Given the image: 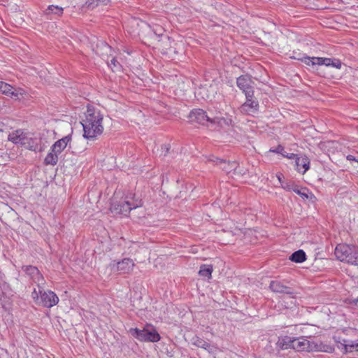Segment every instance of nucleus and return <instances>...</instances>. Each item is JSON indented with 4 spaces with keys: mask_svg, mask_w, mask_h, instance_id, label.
<instances>
[{
    "mask_svg": "<svg viewBox=\"0 0 358 358\" xmlns=\"http://www.w3.org/2000/svg\"><path fill=\"white\" fill-rule=\"evenodd\" d=\"M103 116L98 109L87 106L84 117L81 120L83 129V137L88 140H94L103 131Z\"/></svg>",
    "mask_w": 358,
    "mask_h": 358,
    "instance_id": "f257e3e1",
    "label": "nucleus"
},
{
    "mask_svg": "<svg viewBox=\"0 0 358 358\" xmlns=\"http://www.w3.org/2000/svg\"><path fill=\"white\" fill-rule=\"evenodd\" d=\"M129 334L140 342L156 343L160 341L161 336L155 327L151 324H146L143 329L131 328Z\"/></svg>",
    "mask_w": 358,
    "mask_h": 358,
    "instance_id": "f03ea898",
    "label": "nucleus"
},
{
    "mask_svg": "<svg viewBox=\"0 0 358 358\" xmlns=\"http://www.w3.org/2000/svg\"><path fill=\"white\" fill-rule=\"evenodd\" d=\"M325 347L326 346L322 343L308 341L304 337H294V342L292 349L299 352H328V350L325 349Z\"/></svg>",
    "mask_w": 358,
    "mask_h": 358,
    "instance_id": "7ed1b4c3",
    "label": "nucleus"
},
{
    "mask_svg": "<svg viewBox=\"0 0 358 358\" xmlns=\"http://www.w3.org/2000/svg\"><path fill=\"white\" fill-rule=\"evenodd\" d=\"M141 206V201H131L126 198L119 201H113L110 206V210L115 215L127 216L131 210L136 209Z\"/></svg>",
    "mask_w": 358,
    "mask_h": 358,
    "instance_id": "20e7f679",
    "label": "nucleus"
},
{
    "mask_svg": "<svg viewBox=\"0 0 358 358\" xmlns=\"http://www.w3.org/2000/svg\"><path fill=\"white\" fill-rule=\"evenodd\" d=\"M134 266L135 264L133 259L124 258L120 261H111L108 264V268L113 272H118L120 274H128L133 271Z\"/></svg>",
    "mask_w": 358,
    "mask_h": 358,
    "instance_id": "39448f33",
    "label": "nucleus"
},
{
    "mask_svg": "<svg viewBox=\"0 0 358 358\" xmlns=\"http://www.w3.org/2000/svg\"><path fill=\"white\" fill-rule=\"evenodd\" d=\"M354 249H355V245L339 244L336 247L335 255L341 262L352 264Z\"/></svg>",
    "mask_w": 358,
    "mask_h": 358,
    "instance_id": "423d86ee",
    "label": "nucleus"
},
{
    "mask_svg": "<svg viewBox=\"0 0 358 358\" xmlns=\"http://www.w3.org/2000/svg\"><path fill=\"white\" fill-rule=\"evenodd\" d=\"M254 82L252 77L248 74L242 75L237 78V87L245 94V97L254 95Z\"/></svg>",
    "mask_w": 358,
    "mask_h": 358,
    "instance_id": "0eeeda50",
    "label": "nucleus"
},
{
    "mask_svg": "<svg viewBox=\"0 0 358 358\" xmlns=\"http://www.w3.org/2000/svg\"><path fill=\"white\" fill-rule=\"evenodd\" d=\"M39 293L40 301H38V304L43 307L50 308L57 305L59 301L57 295L52 291L39 289Z\"/></svg>",
    "mask_w": 358,
    "mask_h": 358,
    "instance_id": "6e6552de",
    "label": "nucleus"
},
{
    "mask_svg": "<svg viewBox=\"0 0 358 358\" xmlns=\"http://www.w3.org/2000/svg\"><path fill=\"white\" fill-rule=\"evenodd\" d=\"M189 117L192 122L198 123L205 126L212 124L213 117H210L206 114V112L202 109L198 108L192 110Z\"/></svg>",
    "mask_w": 358,
    "mask_h": 358,
    "instance_id": "1a4fd4ad",
    "label": "nucleus"
},
{
    "mask_svg": "<svg viewBox=\"0 0 358 358\" xmlns=\"http://www.w3.org/2000/svg\"><path fill=\"white\" fill-rule=\"evenodd\" d=\"M245 101L241 106L240 111L243 114L252 115L259 110V102L254 98V95L250 97H245Z\"/></svg>",
    "mask_w": 358,
    "mask_h": 358,
    "instance_id": "9d476101",
    "label": "nucleus"
},
{
    "mask_svg": "<svg viewBox=\"0 0 358 358\" xmlns=\"http://www.w3.org/2000/svg\"><path fill=\"white\" fill-rule=\"evenodd\" d=\"M0 92L15 99H20V96H22L26 93L25 90L22 88L13 90V86L3 81H0Z\"/></svg>",
    "mask_w": 358,
    "mask_h": 358,
    "instance_id": "9b49d317",
    "label": "nucleus"
},
{
    "mask_svg": "<svg viewBox=\"0 0 358 358\" xmlns=\"http://www.w3.org/2000/svg\"><path fill=\"white\" fill-rule=\"evenodd\" d=\"M22 145L27 149L36 152H41L44 150V146L41 143V139L35 137L34 138L29 134L27 135L26 140L23 143Z\"/></svg>",
    "mask_w": 358,
    "mask_h": 358,
    "instance_id": "f8f14e48",
    "label": "nucleus"
},
{
    "mask_svg": "<svg viewBox=\"0 0 358 358\" xmlns=\"http://www.w3.org/2000/svg\"><path fill=\"white\" fill-rule=\"evenodd\" d=\"M293 159H295L296 169L299 173L304 174L310 169V161L306 155H296Z\"/></svg>",
    "mask_w": 358,
    "mask_h": 358,
    "instance_id": "ddd939ff",
    "label": "nucleus"
},
{
    "mask_svg": "<svg viewBox=\"0 0 358 358\" xmlns=\"http://www.w3.org/2000/svg\"><path fill=\"white\" fill-rule=\"evenodd\" d=\"M208 160L220 165V169H222L226 173H230L235 170L237 167V164L236 162H226L215 156H210Z\"/></svg>",
    "mask_w": 358,
    "mask_h": 358,
    "instance_id": "4468645a",
    "label": "nucleus"
},
{
    "mask_svg": "<svg viewBox=\"0 0 358 358\" xmlns=\"http://www.w3.org/2000/svg\"><path fill=\"white\" fill-rule=\"evenodd\" d=\"M22 269L38 286L43 284V277L36 266H25L22 267Z\"/></svg>",
    "mask_w": 358,
    "mask_h": 358,
    "instance_id": "2eb2a0df",
    "label": "nucleus"
},
{
    "mask_svg": "<svg viewBox=\"0 0 358 358\" xmlns=\"http://www.w3.org/2000/svg\"><path fill=\"white\" fill-rule=\"evenodd\" d=\"M72 136L71 134L66 135L61 139L57 141L52 146V152L59 155L66 148L67 145L71 141Z\"/></svg>",
    "mask_w": 358,
    "mask_h": 358,
    "instance_id": "dca6fc26",
    "label": "nucleus"
},
{
    "mask_svg": "<svg viewBox=\"0 0 358 358\" xmlns=\"http://www.w3.org/2000/svg\"><path fill=\"white\" fill-rule=\"evenodd\" d=\"M27 135V133H24L22 130L18 129L11 132L8 135V139L14 144H20L22 145L26 140Z\"/></svg>",
    "mask_w": 358,
    "mask_h": 358,
    "instance_id": "f3484780",
    "label": "nucleus"
},
{
    "mask_svg": "<svg viewBox=\"0 0 358 358\" xmlns=\"http://www.w3.org/2000/svg\"><path fill=\"white\" fill-rule=\"evenodd\" d=\"M270 289L277 293H284L287 294H292L290 288L282 284L280 282L275 280L270 283Z\"/></svg>",
    "mask_w": 358,
    "mask_h": 358,
    "instance_id": "a211bd4d",
    "label": "nucleus"
},
{
    "mask_svg": "<svg viewBox=\"0 0 358 358\" xmlns=\"http://www.w3.org/2000/svg\"><path fill=\"white\" fill-rule=\"evenodd\" d=\"M293 192L299 195L303 199H309L312 200L315 199V195L306 187H300L299 186L296 185Z\"/></svg>",
    "mask_w": 358,
    "mask_h": 358,
    "instance_id": "6ab92c4d",
    "label": "nucleus"
},
{
    "mask_svg": "<svg viewBox=\"0 0 358 358\" xmlns=\"http://www.w3.org/2000/svg\"><path fill=\"white\" fill-rule=\"evenodd\" d=\"M294 337L285 336L279 338L278 344L282 349L293 348Z\"/></svg>",
    "mask_w": 358,
    "mask_h": 358,
    "instance_id": "aec40b11",
    "label": "nucleus"
},
{
    "mask_svg": "<svg viewBox=\"0 0 358 358\" xmlns=\"http://www.w3.org/2000/svg\"><path fill=\"white\" fill-rule=\"evenodd\" d=\"M289 259L293 262L302 263L306 259V252L303 250H299L291 255Z\"/></svg>",
    "mask_w": 358,
    "mask_h": 358,
    "instance_id": "412c9836",
    "label": "nucleus"
},
{
    "mask_svg": "<svg viewBox=\"0 0 358 358\" xmlns=\"http://www.w3.org/2000/svg\"><path fill=\"white\" fill-rule=\"evenodd\" d=\"M58 153L52 152V150H50V152L47 154L44 159V164L46 165H52L55 166L58 162Z\"/></svg>",
    "mask_w": 358,
    "mask_h": 358,
    "instance_id": "4be33fe9",
    "label": "nucleus"
},
{
    "mask_svg": "<svg viewBox=\"0 0 358 358\" xmlns=\"http://www.w3.org/2000/svg\"><path fill=\"white\" fill-rule=\"evenodd\" d=\"M232 123V120L230 117H215L212 119V124H217L220 127L229 126Z\"/></svg>",
    "mask_w": 358,
    "mask_h": 358,
    "instance_id": "5701e85b",
    "label": "nucleus"
},
{
    "mask_svg": "<svg viewBox=\"0 0 358 358\" xmlns=\"http://www.w3.org/2000/svg\"><path fill=\"white\" fill-rule=\"evenodd\" d=\"M271 152H275L278 154L282 155L284 157L288 158V159H294L296 157V154L294 153H287L285 150L283 146L279 145L275 148H271L269 150Z\"/></svg>",
    "mask_w": 358,
    "mask_h": 358,
    "instance_id": "b1692460",
    "label": "nucleus"
},
{
    "mask_svg": "<svg viewBox=\"0 0 358 358\" xmlns=\"http://www.w3.org/2000/svg\"><path fill=\"white\" fill-rule=\"evenodd\" d=\"M323 64L326 66H332L337 69H340L342 66L341 62L335 58L323 57Z\"/></svg>",
    "mask_w": 358,
    "mask_h": 358,
    "instance_id": "393cba45",
    "label": "nucleus"
},
{
    "mask_svg": "<svg viewBox=\"0 0 358 358\" xmlns=\"http://www.w3.org/2000/svg\"><path fill=\"white\" fill-rule=\"evenodd\" d=\"M343 346L345 352H352L354 351L358 352V341H343Z\"/></svg>",
    "mask_w": 358,
    "mask_h": 358,
    "instance_id": "a878e982",
    "label": "nucleus"
},
{
    "mask_svg": "<svg viewBox=\"0 0 358 358\" xmlns=\"http://www.w3.org/2000/svg\"><path fill=\"white\" fill-rule=\"evenodd\" d=\"M212 272H213V267H212V266L203 264V265L201 266L200 270L199 271V274L201 276L206 277L208 278H211V275H212Z\"/></svg>",
    "mask_w": 358,
    "mask_h": 358,
    "instance_id": "bb28decb",
    "label": "nucleus"
},
{
    "mask_svg": "<svg viewBox=\"0 0 358 358\" xmlns=\"http://www.w3.org/2000/svg\"><path fill=\"white\" fill-rule=\"evenodd\" d=\"M296 185L291 180L281 182L282 188L288 192L293 191Z\"/></svg>",
    "mask_w": 358,
    "mask_h": 358,
    "instance_id": "cd10ccee",
    "label": "nucleus"
},
{
    "mask_svg": "<svg viewBox=\"0 0 358 358\" xmlns=\"http://www.w3.org/2000/svg\"><path fill=\"white\" fill-rule=\"evenodd\" d=\"M108 66L112 69L113 71H118L121 70L122 66L118 62L116 58H113L110 63L108 64Z\"/></svg>",
    "mask_w": 358,
    "mask_h": 358,
    "instance_id": "c85d7f7f",
    "label": "nucleus"
},
{
    "mask_svg": "<svg viewBox=\"0 0 358 358\" xmlns=\"http://www.w3.org/2000/svg\"><path fill=\"white\" fill-rule=\"evenodd\" d=\"M47 10L48 13H55L57 15H61L63 13L62 8L54 5L49 6Z\"/></svg>",
    "mask_w": 358,
    "mask_h": 358,
    "instance_id": "c756f323",
    "label": "nucleus"
},
{
    "mask_svg": "<svg viewBox=\"0 0 358 358\" xmlns=\"http://www.w3.org/2000/svg\"><path fill=\"white\" fill-rule=\"evenodd\" d=\"M194 344L199 348H203L205 350H207L210 346L208 342L199 338H196V341L194 342Z\"/></svg>",
    "mask_w": 358,
    "mask_h": 358,
    "instance_id": "7c9ffc66",
    "label": "nucleus"
},
{
    "mask_svg": "<svg viewBox=\"0 0 358 358\" xmlns=\"http://www.w3.org/2000/svg\"><path fill=\"white\" fill-rule=\"evenodd\" d=\"M313 57H308V56H305V57H303L302 58L300 59V60L303 62L304 64H306V65H315V63H314V61H313Z\"/></svg>",
    "mask_w": 358,
    "mask_h": 358,
    "instance_id": "2f4dec72",
    "label": "nucleus"
},
{
    "mask_svg": "<svg viewBox=\"0 0 358 358\" xmlns=\"http://www.w3.org/2000/svg\"><path fill=\"white\" fill-rule=\"evenodd\" d=\"M352 265L358 266V247L357 246H355V249H354Z\"/></svg>",
    "mask_w": 358,
    "mask_h": 358,
    "instance_id": "473e14b6",
    "label": "nucleus"
},
{
    "mask_svg": "<svg viewBox=\"0 0 358 358\" xmlns=\"http://www.w3.org/2000/svg\"><path fill=\"white\" fill-rule=\"evenodd\" d=\"M32 298L37 301L38 303V301H40V293L38 292L36 289H34V291L31 293Z\"/></svg>",
    "mask_w": 358,
    "mask_h": 358,
    "instance_id": "72a5a7b5",
    "label": "nucleus"
},
{
    "mask_svg": "<svg viewBox=\"0 0 358 358\" xmlns=\"http://www.w3.org/2000/svg\"><path fill=\"white\" fill-rule=\"evenodd\" d=\"M313 59L314 61L315 65H324L323 57H313Z\"/></svg>",
    "mask_w": 358,
    "mask_h": 358,
    "instance_id": "f704fd0d",
    "label": "nucleus"
},
{
    "mask_svg": "<svg viewBox=\"0 0 358 358\" xmlns=\"http://www.w3.org/2000/svg\"><path fill=\"white\" fill-rule=\"evenodd\" d=\"M346 159L348 160V161H355V162H357V160L358 159H357L355 157H354L353 155H348L347 157H346Z\"/></svg>",
    "mask_w": 358,
    "mask_h": 358,
    "instance_id": "c9c22d12",
    "label": "nucleus"
},
{
    "mask_svg": "<svg viewBox=\"0 0 358 358\" xmlns=\"http://www.w3.org/2000/svg\"><path fill=\"white\" fill-rule=\"evenodd\" d=\"M284 178L283 175L282 173H278L277 174V178L278 180V181L280 182V183L281 184V182H283L284 180H282Z\"/></svg>",
    "mask_w": 358,
    "mask_h": 358,
    "instance_id": "e433bc0d",
    "label": "nucleus"
},
{
    "mask_svg": "<svg viewBox=\"0 0 358 358\" xmlns=\"http://www.w3.org/2000/svg\"><path fill=\"white\" fill-rule=\"evenodd\" d=\"M357 301H358V300H357Z\"/></svg>",
    "mask_w": 358,
    "mask_h": 358,
    "instance_id": "4c0bfd02",
    "label": "nucleus"
}]
</instances>
